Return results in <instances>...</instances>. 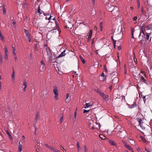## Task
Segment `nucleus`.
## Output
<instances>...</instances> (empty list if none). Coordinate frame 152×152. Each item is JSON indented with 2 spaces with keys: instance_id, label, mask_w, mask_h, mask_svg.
I'll list each match as a JSON object with an SVG mask.
<instances>
[{
  "instance_id": "obj_60",
  "label": "nucleus",
  "mask_w": 152,
  "mask_h": 152,
  "mask_svg": "<svg viewBox=\"0 0 152 152\" xmlns=\"http://www.w3.org/2000/svg\"><path fill=\"white\" fill-rule=\"evenodd\" d=\"M16 23L15 21H13L12 22V24L13 25V26H15V25Z\"/></svg>"
},
{
  "instance_id": "obj_56",
  "label": "nucleus",
  "mask_w": 152,
  "mask_h": 152,
  "mask_svg": "<svg viewBox=\"0 0 152 152\" xmlns=\"http://www.w3.org/2000/svg\"><path fill=\"white\" fill-rule=\"evenodd\" d=\"M76 115H77V112H75V114H74V117H75L74 118H75H75H76Z\"/></svg>"
},
{
  "instance_id": "obj_8",
  "label": "nucleus",
  "mask_w": 152,
  "mask_h": 152,
  "mask_svg": "<svg viewBox=\"0 0 152 152\" xmlns=\"http://www.w3.org/2000/svg\"><path fill=\"white\" fill-rule=\"evenodd\" d=\"M12 48L13 49L12 53H13V55L14 56V59H15V62H18V60L17 57L16 56V53H15V48L14 47H12Z\"/></svg>"
},
{
  "instance_id": "obj_22",
  "label": "nucleus",
  "mask_w": 152,
  "mask_h": 152,
  "mask_svg": "<svg viewBox=\"0 0 152 152\" xmlns=\"http://www.w3.org/2000/svg\"><path fill=\"white\" fill-rule=\"evenodd\" d=\"M109 143L112 145L115 146L116 145V144L115 142L113 140H110L109 141Z\"/></svg>"
},
{
  "instance_id": "obj_40",
  "label": "nucleus",
  "mask_w": 152,
  "mask_h": 152,
  "mask_svg": "<svg viewBox=\"0 0 152 152\" xmlns=\"http://www.w3.org/2000/svg\"><path fill=\"white\" fill-rule=\"evenodd\" d=\"M76 29H73L72 31V32L73 31V32L75 34H77V35H79L78 33L77 32H75V31L76 30Z\"/></svg>"
},
{
  "instance_id": "obj_57",
  "label": "nucleus",
  "mask_w": 152,
  "mask_h": 152,
  "mask_svg": "<svg viewBox=\"0 0 152 152\" xmlns=\"http://www.w3.org/2000/svg\"><path fill=\"white\" fill-rule=\"evenodd\" d=\"M92 3L93 5H94L95 4V0H92Z\"/></svg>"
},
{
  "instance_id": "obj_52",
  "label": "nucleus",
  "mask_w": 152,
  "mask_h": 152,
  "mask_svg": "<svg viewBox=\"0 0 152 152\" xmlns=\"http://www.w3.org/2000/svg\"><path fill=\"white\" fill-rule=\"evenodd\" d=\"M121 49V46H119L118 47V50H120Z\"/></svg>"
},
{
  "instance_id": "obj_37",
  "label": "nucleus",
  "mask_w": 152,
  "mask_h": 152,
  "mask_svg": "<svg viewBox=\"0 0 152 152\" xmlns=\"http://www.w3.org/2000/svg\"><path fill=\"white\" fill-rule=\"evenodd\" d=\"M50 149L51 150L53 151L54 152H55V151L56 150V149H55L54 147L51 146Z\"/></svg>"
},
{
  "instance_id": "obj_50",
  "label": "nucleus",
  "mask_w": 152,
  "mask_h": 152,
  "mask_svg": "<svg viewBox=\"0 0 152 152\" xmlns=\"http://www.w3.org/2000/svg\"><path fill=\"white\" fill-rule=\"evenodd\" d=\"M123 143L124 144V145L125 147L126 146V145H127V144L126 142L124 141L123 140L122 141Z\"/></svg>"
},
{
  "instance_id": "obj_42",
  "label": "nucleus",
  "mask_w": 152,
  "mask_h": 152,
  "mask_svg": "<svg viewBox=\"0 0 152 152\" xmlns=\"http://www.w3.org/2000/svg\"><path fill=\"white\" fill-rule=\"evenodd\" d=\"M69 94H67L66 95V99H65V101L66 102H67V99L69 98Z\"/></svg>"
},
{
  "instance_id": "obj_2",
  "label": "nucleus",
  "mask_w": 152,
  "mask_h": 152,
  "mask_svg": "<svg viewBox=\"0 0 152 152\" xmlns=\"http://www.w3.org/2000/svg\"><path fill=\"white\" fill-rule=\"evenodd\" d=\"M137 120L139 123V125L143 130H145L146 128L150 127L149 126L150 124L145 119H141L137 118Z\"/></svg>"
},
{
  "instance_id": "obj_1",
  "label": "nucleus",
  "mask_w": 152,
  "mask_h": 152,
  "mask_svg": "<svg viewBox=\"0 0 152 152\" xmlns=\"http://www.w3.org/2000/svg\"><path fill=\"white\" fill-rule=\"evenodd\" d=\"M142 32H141V30L140 31L136 29H131L132 38L134 39V37H138L140 39H142L145 33L144 32L143 29H142Z\"/></svg>"
},
{
  "instance_id": "obj_21",
  "label": "nucleus",
  "mask_w": 152,
  "mask_h": 152,
  "mask_svg": "<svg viewBox=\"0 0 152 152\" xmlns=\"http://www.w3.org/2000/svg\"><path fill=\"white\" fill-rule=\"evenodd\" d=\"M39 115L38 113H37L36 114L35 117V123L37 122V120L39 119Z\"/></svg>"
},
{
  "instance_id": "obj_41",
  "label": "nucleus",
  "mask_w": 152,
  "mask_h": 152,
  "mask_svg": "<svg viewBox=\"0 0 152 152\" xmlns=\"http://www.w3.org/2000/svg\"><path fill=\"white\" fill-rule=\"evenodd\" d=\"M113 42L114 47V48H115V43H116V41L114 40L113 39Z\"/></svg>"
},
{
  "instance_id": "obj_12",
  "label": "nucleus",
  "mask_w": 152,
  "mask_h": 152,
  "mask_svg": "<svg viewBox=\"0 0 152 152\" xmlns=\"http://www.w3.org/2000/svg\"><path fill=\"white\" fill-rule=\"evenodd\" d=\"M120 136L121 138H124L126 136V132L124 130L120 132Z\"/></svg>"
},
{
  "instance_id": "obj_30",
  "label": "nucleus",
  "mask_w": 152,
  "mask_h": 152,
  "mask_svg": "<svg viewBox=\"0 0 152 152\" xmlns=\"http://www.w3.org/2000/svg\"><path fill=\"white\" fill-rule=\"evenodd\" d=\"M137 8L139 9L140 7V3L139 0H137Z\"/></svg>"
},
{
  "instance_id": "obj_18",
  "label": "nucleus",
  "mask_w": 152,
  "mask_h": 152,
  "mask_svg": "<svg viewBox=\"0 0 152 152\" xmlns=\"http://www.w3.org/2000/svg\"><path fill=\"white\" fill-rule=\"evenodd\" d=\"M2 11L4 15H6V12H7V11L6 10V9L5 8V6L3 4V5L2 6Z\"/></svg>"
},
{
  "instance_id": "obj_16",
  "label": "nucleus",
  "mask_w": 152,
  "mask_h": 152,
  "mask_svg": "<svg viewBox=\"0 0 152 152\" xmlns=\"http://www.w3.org/2000/svg\"><path fill=\"white\" fill-rule=\"evenodd\" d=\"M92 29H91L88 33V40H89L91 38V36H92Z\"/></svg>"
},
{
  "instance_id": "obj_36",
  "label": "nucleus",
  "mask_w": 152,
  "mask_h": 152,
  "mask_svg": "<svg viewBox=\"0 0 152 152\" xmlns=\"http://www.w3.org/2000/svg\"><path fill=\"white\" fill-rule=\"evenodd\" d=\"M86 107H85V108H87L90 107V103H86Z\"/></svg>"
},
{
  "instance_id": "obj_10",
  "label": "nucleus",
  "mask_w": 152,
  "mask_h": 152,
  "mask_svg": "<svg viewBox=\"0 0 152 152\" xmlns=\"http://www.w3.org/2000/svg\"><path fill=\"white\" fill-rule=\"evenodd\" d=\"M95 91L98 93L102 98H104L105 95L104 93L102 92L98 89L95 90Z\"/></svg>"
},
{
  "instance_id": "obj_33",
  "label": "nucleus",
  "mask_w": 152,
  "mask_h": 152,
  "mask_svg": "<svg viewBox=\"0 0 152 152\" xmlns=\"http://www.w3.org/2000/svg\"><path fill=\"white\" fill-rule=\"evenodd\" d=\"M108 96L107 95H106L105 96L104 98L106 101H107L108 100Z\"/></svg>"
},
{
  "instance_id": "obj_20",
  "label": "nucleus",
  "mask_w": 152,
  "mask_h": 152,
  "mask_svg": "<svg viewBox=\"0 0 152 152\" xmlns=\"http://www.w3.org/2000/svg\"><path fill=\"white\" fill-rule=\"evenodd\" d=\"M92 124H94V122L92 120L90 121L89 123L90 127H91L92 129H94L95 127L93 125H92Z\"/></svg>"
},
{
  "instance_id": "obj_26",
  "label": "nucleus",
  "mask_w": 152,
  "mask_h": 152,
  "mask_svg": "<svg viewBox=\"0 0 152 152\" xmlns=\"http://www.w3.org/2000/svg\"><path fill=\"white\" fill-rule=\"evenodd\" d=\"M125 147L129 151H132V148L128 145H126Z\"/></svg>"
},
{
  "instance_id": "obj_32",
  "label": "nucleus",
  "mask_w": 152,
  "mask_h": 152,
  "mask_svg": "<svg viewBox=\"0 0 152 152\" xmlns=\"http://www.w3.org/2000/svg\"><path fill=\"white\" fill-rule=\"evenodd\" d=\"M23 85L24 87H27V82L25 80H24V82L23 83Z\"/></svg>"
},
{
  "instance_id": "obj_27",
  "label": "nucleus",
  "mask_w": 152,
  "mask_h": 152,
  "mask_svg": "<svg viewBox=\"0 0 152 152\" xmlns=\"http://www.w3.org/2000/svg\"><path fill=\"white\" fill-rule=\"evenodd\" d=\"M6 132L7 134L10 137V138L11 140L12 139V136H11V134L10 133V132H9V131L8 130H7L6 131Z\"/></svg>"
},
{
  "instance_id": "obj_38",
  "label": "nucleus",
  "mask_w": 152,
  "mask_h": 152,
  "mask_svg": "<svg viewBox=\"0 0 152 152\" xmlns=\"http://www.w3.org/2000/svg\"><path fill=\"white\" fill-rule=\"evenodd\" d=\"M141 140L142 141H143L144 142H146V140L143 137H141Z\"/></svg>"
},
{
  "instance_id": "obj_43",
  "label": "nucleus",
  "mask_w": 152,
  "mask_h": 152,
  "mask_svg": "<svg viewBox=\"0 0 152 152\" xmlns=\"http://www.w3.org/2000/svg\"><path fill=\"white\" fill-rule=\"evenodd\" d=\"M85 152H87V148L86 145L84 146Z\"/></svg>"
},
{
  "instance_id": "obj_23",
  "label": "nucleus",
  "mask_w": 152,
  "mask_h": 152,
  "mask_svg": "<svg viewBox=\"0 0 152 152\" xmlns=\"http://www.w3.org/2000/svg\"><path fill=\"white\" fill-rule=\"evenodd\" d=\"M38 10L36 11V13H39V14H42V11H41V10H40V6H38Z\"/></svg>"
},
{
  "instance_id": "obj_31",
  "label": "nucleus",
  "mask_w": 152,
  "mask_h": 152,
  "mask_svg": "<svg viewBox=\"0 0 152 152\" xmlns=\"http://www.w3.org/2000/svg\"><path fill=\"white\" fill-rule=\"evenodd\" d=\"M101 76L102 77H103V80H104L106 79V75H105L103 73L101 75Z\"/></svg>"
},
{
  "instance_id": "obj_54",
  "label": "nucleus",
  "mask_w": 152,
  "mask_h": 152,
  "mask_svg": "<svg viewBox=\"0 0 152 152\" xmlns=\"http://www.w3.org/2000/svg\"><path fill=\"white\" fill-rule=\"evenodd\" d=\"M51 15H50V17L48 18L47 17H46V18H45V19H46L47 20V19H48V20H50L51 18Z\"/></svg>"
},
{
  "instance_id": "obj_5",
  "label": "nucleus",
  "mask_w": 152,
  "mask_h": 152,
  "mask_svg": "<svg viewBox=\"0 0 152 152\" xmlns=\"http://www.w3.org/2000/svg\"><path fill=\"white\" fill-rule=\"evenodd\" d=\"M45 47L46 51L47 52V55L49 59H50V57L52 55L51 50L48 47V46L45 45Z\"/></svg>"
},
{
  "instance_id": "obj_47",
  "label": "nucleus",
  "mask_w": 152,
  "mask_h": 152,
  "mask_svg": "<svg viewBox=\"0 0 152 152\" xmlns=\"http://www.w3.org/2000/svg\"><path fill=\"white\" fill-rule=\"evenodd\" d=\"M46 147H47V148H50V147L51 146L50 145H48V144H45V145Z\"/></svg>"
},
{
  "instance_id": "obj_44",
  "label": "nucleus",
  "mask_w": 152,
  "mask_h": 152,
  "mask_svg": "<svg viewBox=\"0 0 152 152\" xmlns=\"http://www.w3.org/2000/svg\"><path fill=\"white\" fill-rule=\"evenodd\" d=\"M141 11L142 14H143L144 13V7L143 6H142L141 7Z\"/></svg>"
},
{
  "instance_id": "obj_3",
  "label": "nucleus",
  "mask_w": 152,
  "mask_h": 152,
  "mask_svg": "<svg viewBox=\"0 0 152 152\" xmlns=\"http://www.w3.org/2000/svg\"><path fill=\"white\" fill-rule=\"evenodd\" d=\"M53 92L55 95L54 96V99L56 100H58V90L56 86H54Z\"/></svg>"
},
{
  "instance_id": "obj_46",
  "label": "nucleus",
  "mask_w": 152,
  "mask_h": 152,
  "mask_svg": "<svg viewBox=\"0 0 152 152\" xmlns=\"http://www.w3.org/2000/svg\"><path fill=\"white\" fill-rule=\"evenodd\" d=\"M147 27H148V28H152V23L150 25H148Z\"/></svg>"
},
{
  "instance_id": "obj_48",
  "label": "nucleus",
  "mask_w": 152,
  "mask_h": 152,
  "mask_svg": "<svg viewBox=\"0 0 152 152\" xmlns=\"http://www.w3.org/2000/svg\"><path fill=\"white\" fill-rule=\"evenodd\" d=\"M69 53L71 54L72 55L74 56V53L72 51H69Z\"/></svg>"
},
{
  "instance_id": "obj_11",
  "label": "nucleus",
  "mask_w": 152,
  "mask_h": 152,
  "mask_svg": "<svg viewBox=\"0 0 152 152\" xmlns=\"http://www.w3.org/2000/svg\"><path fill=\"white\" fill-rule=\"evenodd\" d=\"M68 51V50H64L58 56L56 57V58H59L61 57L64 56L67 53H66V51Z\"/></svg>"
},
{
  "instance_id": "obj_25",
  "label": "nucleus",
  "mask_w": 152,
  "mask_h": 152,
  "mask_svg": "<svg viewBox=\"0 0 152 152\" xmlns=\"http://www.w3.org/2000/svg\"><path fill=\"white\" fill-rule=\"evenodd\" d=\"M54 56V59H53V58H52V61L54 63L56 61V56L55 54H53V55L52 56V57H53V56Z\"/></svg>"
},
{
  "instance_id": "obj_51",
  "label": "nucleus",
  "mask_w": 152,
  "mask_h": 152,
  "mask_svg": "<svg viewBox=\"0 0 152 152\" xmlns=\"http://www.w3.org/2000/svg\"><path fill=\"white\" fill-rule=\"evenodd\" d=\"M93 152H99V151L96 149L94 148L93 150Z\"/></svg>"
},
{
  "instance_id": "obj_15",
  "label": "nucleus",
  "mask_w": 152,
  "mask_h": 152,
  "mask_svg": "<svg viewBox=\"0 0 152 152\" xmlns=\"http://www.w3.org/2000/svg\"><path fill=\"white\" fill-rule=\"evenodd\" d=\"M115 77H114L113 79L112 80V83L113 84H115L117 83L118 81V78L115 77L116 75H115Z\"/></svg>"
},
{
  "instance_id": "obj_34",
  "label": "nucleus",
  "mask_w": 152,
  "mask_h": 152,
  "mask_svg": "<svg viewBox=\"0 0 152 152\" xmlns=\"http://www.w3.org/2000/svg\"><path fill=\"white\" fill-rule=\"evenodd\" d=\"M23 6L25 8H26L28 7V4L26 3H23Z\"/></svg>"
},
{
  "instance_id": "obj_13",
  "label": "nucleus",
  "mask_w": 152,
  "mask_h": 152,
  "mask_svg": "<svg viewBox=\"0 0 152 152\" xmlns=\"http://www.w3.org/2000/svg\"><path fill=\"white\" fill-rule=\"evenodd\" d=\"M11 78L12 83H14L15 81V72L13 68V72Z\"/></svg>"
},
{
  "instance_id": "obj_28",
  "label": "nucleus",
  "mask_w": 152,
  "mask_h": 152,
  "mask_svg": "<svg viewBox=\"0 0 152 152\" xmlns=\"http://www.w3.org/2000/svg\"><path fill=\"white\" fill-rule=\"evenodd\" d=\"M81 61H82L83 64H85V60L81 56H79Z\"/></svg>"
},
{
  "instance_id": "obj_39",
  "label": "nucleus",
  "mask_w": 152,
  "mask_h": 152,
  "mask_svg": "<svg viewBox=\"0 0 152 152\" xmlns=\"http://www.w3.org/2000/svg\"><path fill=\"white\" fill-rule=\"evenodd\" d=\"M1 39L2 40L3 42L4 41V37L2 35L1 33Z\"/></svg>"
},
{
  "instance_id": "obj_24",
  "label": "nucleus",
  "mask_w": 152,
  "mask_h": 152,
  "mask_svg": "<svg viewBox=\"0 0 152 152\" xmlns=\"http://www.w3.org/2000/svg\"><path fill=\"white\" fill-rule=\"evenodd\" d=\"M99 137L102 140H105L106 137L103 134H100L99 135Z\"/></svg>"
},
{
  "instance_id": "obj_59",
  "label": "nucleus",
  "mask_w": 152,
  "mask_h": 152,
  "mask_svg": "<svg viewBox=\"0 0 152 152\" xmlns=\"http://www.w3.org/2000/svg\"><path fill=\"white\" fill-rule=\"evenodd\" d=\"M137 17H135L133 18V20L134 21H135L137 19Z\"/></svg>"
},
{
  "instance_id": "obj_49",
  "label": "nucleus",
  "mask_w": 152,
  "mask_h": 152,
  "mask_svg": "<svg viewBox=\"0 0 152 152\" xmlns=\"http://www.w3.org/2000/svg\"><path fill=\"white\" fill-rule=\"evenodd\" d=\"M63 117H61L60 120V123H61V124L62 123V121H63Z\"/></svg>"
},
{
  "instance_id": "obj_14",
  "label": "nucleus",
  "mask_w": 152,
  "mask_h": 152,
  "mask_svg": "<svg viewBox=\"0 0 152 152\" xmlns=\"http://www.w3.org/2000/svg\"><path fill=\"white\" fill-rule=\"evenodd\" d=\"M4 52H5V56L4 58L6 59H8V50L6 47H5L4 48Z\"/></svg>"
},
{
  "instance_id": "obj_53",
  "label": "nucleus",
  "mask_w": 152,
  "mask_h": 152,
  "mask_svg": "<svg viewBox=\"0 0 152 152\" xmlns=\"http://www.w3.org/2000/svg\"><path fill=\"white\" fill-rule=\"evenodd\" d=\"M89 111V110H84V111H83V113H86L88 112Z\"/></svg>"
},
{
  "instance_id": "obj_35",
  "label": "nucleus",
  "mask_w": 152,
  "mask_h": 152,
  "mask_svg": "<svg viewBox=\"0 0 152 152\" xmlns=\"http://www.w3.org/2000/svg\"><path fill=\"white\" fill-rule=\"evenodd\" d=\"M77 150H79V149L80 148V146L79 145V143L78 141H77Z\"/></svg>"
},
{
  "instance_id": "obj_58",
  "label": "nucleus",
  "mask_w": 152,
  "mask_h": 152,
  "mask_svg": "<svg viewBox=\"0 0 152 152\" xmlns=\"http://www.w3.org/2000/svg\"><path fill=\"white\" fill-rule=\"evenodd\" d=\"M109 88L111 90L112 89V86L111 85L109 87Z\"/></svg>"
},
{
  "instance_id": "obj_64",
  "label": "nucleus",
  "mask_w": 152,
  "mask_h": 152,
  "mask_svg": "<svg viewBox=\"0 0 152 152\" xmlns=\"http://www.w3.org/2000/svg\"><path fill=\"white\" fill-rule=\"evenodd\" d=\"M55 152H60L59 151L56 150L55 151Z\"/></svg>"
},
{
  "instance_id": "obj_63",
  "label": "nucleus",
  "mask_w": 152,
  "mask_h": 152,
  "mask_svg": "<svg viewBox=\"0 0 152 152\" xmlns=\"http://www.w3.org/2000/svg\"><path fill=\"white\" fill-rule=\"evenodd\" d=\"M40 145V144L39 142H37V145L38 147H39V146Z\"/></svg>"
},
{
  "instance_id": "obj_6",
  "label": "nucleus",
  "mask_w": 152,
  "mask_h": 152,
  "mask_svg": "<svg viewBox=\"0 0 152 152\" xmlns=\"http://www.w3.org/2000/svg\"><path fill=\"white\" fill-rule=\"evenodd\" d=\"M25 33L26 34V37L29 42H31V35L29 32L26 29H25Z\"/></svg>"
},
{
  "instance_id": "obj_45",
  "label": "nucleus",
  "mask_w": 152,
  "mask_h": 152,
  "mask_svg": "<svg viewBox=\"0 0 152 152\" xmlns=\"http://www.w3.org/2000/svg\"><path fill=\"white\" fill-rule=\"evenodd\" d=\"M102 25H103V23L102 22H101L100 23V26H99L100 28H103Z\"/></svg>"
},
{
  "instance_id": "obj_9",
  "label": "nucleus",
  "mask_w": 152,
  "mask_h": 152,
  "mask_svg": "<svg viewBox=\"0 0 152 152\" xmlns=\"http://www.w3.org/2000/svg\"><path fill=\"white\" fill-rule=\"evenodd\" d=\"M45 66V64L44 62V61L42 60L41 61V65L40 66V69L42 71L44 69Z\"/></svg>"
},
{
  "instance_id": "obj_29",
  "label": "nucleus",
  "mask_w": 152,
  "mask_h": 152,
  "mask_svg": "<svg viewBox=\"0 0 152 152\" xmlns=\"http://www.w3.org/2000/svg\"><path fill=\"white\" fill-rule=\"evenodd\" d=\"M22 145H18V148H19V150L18 152H21V151L22 150Z\"/></svg>"
},
{
  "instance_id": "obj_62",
  "label": "nucleus",
  "mask_w": 152,
  "mask_h": 152,
  "mask_svg": "<svg viewBox=\"0 0 152 152\" xmlns=\"http://www.w3.org/2000/svg\"><path fill=\"white\" fill-rule=\"evenodd\" d=\"M35 50H36V51H37L38 50V49L37 48V47L36 46H35Z\"/></svg>"
},
{
  "instance_id": "obj_61",
  "label": "nucleus",
  "mask_w": 152,
  "mask_h": 152,
  "mask_svg": "<svg viewBox=\"0 0 152 152\" xmlns=\"http://www.w3.org/2000/svg\"><path fill=\"white\" fill-rule=\"evenodd\" d=\"M27 88V87H24L23 88V91H26V88Z\"/></svg>"
},
{
  "instance_id": "obj_17",
  "label": "nucleus",
  "mask_w": 152,
  "mask_h": 152,
  "mask_svg": "<svg viewBox=\"0 0 152 152\" xmlns=\"http://www.w3.org/2000/svg\"><path fill=\"white\" fill-rule=\"evenodd\" d=\"M140 81L141 82H144V83H146L147 85L148 84V82L147 81H146L144 78L142 76H141V78L140 79Z\"/></svg>"
},
{
  "instance_id": "obj_19",
  "label": "nucleus",
  "mask_w": 152,
  "mask_h": 152,
  "mask_svg": "<svg viewBox=\"0 0 152 152\" xmlns=\"http://www.w3.org/2000/svg\"><path fill=\"white\" fill-rule=\"evenodd\" d=\"M137 104H136V101H135V102L133 103V104L131 105H129V107L132 109L134 108V107H136L137 106Z\"/></svg>"
},
{
  "instance_id": "obj_4",
  "label": "nucleus",
  "mask_w": 152,
  "mask_h": 152,
  "mask_svg": "<svg viewBox=\"0 0 152 152\" xmlns=\"http://www.w3.org/2000/svg\"><path fill=\"white\" fill-rule=\"evenodd\" d=\"M150 33H146L145 34V35L144 36H145L144 38L145 39V42H144L145 44L147 45L150 44V43L151 42V39H150V40L148 41V39L150 36Z\"/></svg>"
},
{
  "instance_id": "obj_7",
  "label": "nucleus",
  "mask_w": 152,
  "mask_h": 152,
  "mask_svg": "<svg viewBox=\"0 0 152 152\" xmlns=\"http://www.w3.org/2000/svg\"><path fill=\"white\" fill-rule=\"evenodd\" d=\"M122 31L123 29H115L114 32L116 35L123 34Z\"/></svg>"
},
{
  "instance_id": "obj_55",
  "label": "nucleus",
  "mask_w": 152,
  "mask_h": 152,
  "mask_svg": "<svg viewBox=\"0 0 152 152\" xmlns=\"http://www.w3.org/2000/svg\"><path fill=\"white\" fill-rule=\"evenodd\" d=\"M44 15L45 16H46L47 15H49V13H43Z\"/></svg>"
}]
</instances>
